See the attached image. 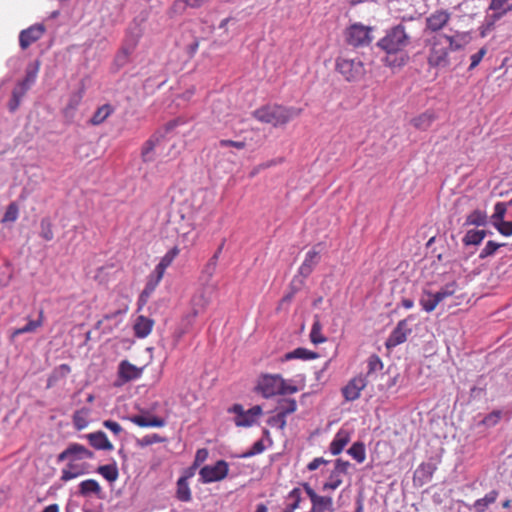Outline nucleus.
<instances>
[{
    "mask_svg": "<svg viewBox=\"0 0 512 512\" xmlns=\"http://www.w3.org/2000/svg\"><path fill=\"white\" fill-rule=\"evenodd\" d=\"M501 416L502 412L500 410H495L485 416V418L482 420V423L487 427H493L500 421Z\"/></svg>",
    "mask_w": 512,
    "mask_h": 512,
    "instance_id": "nucleus-51",
    "label": "nucleus"
},
{
    "mask_svg": "<svg viewBox=\"0 0 512 512\" xmlns=\"http://www.w3.org/2000/svg\"><path fill=\"white\" fill-rule=\"evenodd\" d=\"M84 96V88H80L79 90L73 92L68 99L66 106L63 109L64 116L68 119H72L75 116V112L78 109L79 105Z\"/></svg>",
    "mask_w": 512,
    "mask_h": 512,
    "instance_id": "nucleus-18",
    "label": "nucleus"
},
{
    "mask_svg": "<svg viewBox=\"0 0 512 512\" xmlns=\"http://www.w3.org/2000/svg\"><path fill=\"white\" fill-rule=\"evenodd\" d=\"M83 472L78 465L69 463L66 468L62 470L61 480L69 481L81 475Z\"/></svg>",
    "mask_w": 512,
    "mask_h": 512,
    "instance_id": "nucleus-44",
    "label": "nucleus"
},
{
    "mask_svg": "<svg viewBox=\"0 0 512 512\" xmlns=\"http://www.w3.org/2000/svg\"><path fill=\"white\" fill-rule=\"evenodd\" d=\"M30 88L24 86V84L22 83H18L16 85V87L13 89L12 91V95L14 97V99H19V100H22V98L24 97V95L26 94V92L29 90Z\"/></svg>",
    "mask_w": 512,
    "mask_h": 512,
    "instance_id": "nucleus-62",
    "label": "nucleus"
},
{
    "mask_svg": "<svg viewBox=\"0 0 512 512\" xmlns=\"http://www.w3.org/2000/svg\"><path fill=\"white\" fill-rule=\"evenodd\" d=\"M456 289H457V284H456V282L453 281V282L445 284L437 292L440 295V297L442 298V300H444V299L452 296L456 292Z\"/></svg>",
    "mask_w": 512,
    "mask_h": 512,
    "instance_id": "nucleus-53",
    "label": "nucleus"
},
{
    "mask_svg": "<svg viewBox=\"0 0 512 512\" xmlns=\"http://www.w3.org/2000/svg\"><path fill=\"white\" fill-rule=\"evenodd\" d=\"M487 223V214L481 210L472 211L466 218V225L484 226Z\"/></svg>",
    "mask_w": 512,
    "mask_h": 512,
    "instance_id": "nucleus-38",
    "label": "nucleus"
},
{
    "mask_svg": "<svg viewBox=\"0 0 512 512\" xmlns=\"http://www.w3.org/2000/svg\"><path fill=\"white\" fill-rule=\"evenodd\" d=\"M346 41L354 47L367 46L371 43L372 28L361 23L350 25L345 32Z\"/></svg>",
    "mask_w": 512,
    "mask_h": 512,
    "instance_id": "nucleus-7",
    "label": "nucleus"
},
{
    "mask_svg": "<svg viewBox=\"0 0 512 512\" xmlns=\"http://www.w3.org/2000/svg\"><path fill=\"white\" fill-rule=\"evenodd\" d=\"M40 68V62L34 61L32 63H29L26 68V75L25 78L20 82L24 84V86L30 88L36 81L38 72Z\"/></svg>",
    "mask_w": 512,
    "mask_h": 512,
    "instance_id": "nucleus-30",
    "label": "nucleus"
},
{
    "mask_svg": "<svg viewBox=\"0 0 512 512\" xmlns=\"http://www.w3.org/2000/svg\"><path fill=\"white\" fill-rule=\"evenodd\" d=\"M503 244L496 243L494 241H488L485 245V247L481 250L479 257L481 259L487 258L491 255H493L499 247H501Z\"/></svg>",
    "mask_w": 512,
    "mask_h": 512,
    "instance_id": "nucleus-50",
    "label": "nucleus"
},
{
    "mask_svg": "<svg viewBox=\"0 0 512 512\" xmlns=\"http://www.w3.org/2000/svg\"><path fill=\"white\" fill-rule=\"evenodd\" d=\"M161 142L158 137L149 139L142 148V159L144 162H151L155 159L156 151L160 148Z\"/></svg>",
    "mask_w": 512,
    "mask_h": 512,
    "instance_id": "nucleus-24",
    "label": "nucleus"
},
{
    "mask_svg": "<svg viewBox=\"0 0 512 512\" xmlns=\"http://www.w3.org/2000/svg\"><path fill=\"white\" fill-rule=\"evenodd\" d=\"M264 449H265V446L263 444V441L258 440L253 444L252 448L249 451L245 452L242 455V457H244V458L252 457L254 455L262 453L264 451Z\"/></svg>",
    "mask_w": 512,
    "mask_h": 512,
    "instance_id": "nucleus-56",
    "label": "nucleus"
},
{
    "mask_svg": "<svg viewBox=\"0 0 512 512\" xmlns=\"http://www.w3.org/2000/svg\"><path fill=\"white\" fill-rule=\"evenodd\" d=\"M12 279V272L8 267L0 268V288L7 287Z\"/></svg>",
    "mask_w": 512,
    "mask_h": 512,
    "instance_id": "nucleus-57",
    "label": "nucleus"
},
{
    "mask_svg": "<svg viewBox=\"0 0 512 512\" xmlns=\"http://www.w3.org/2000/svg\"><path fill=\"white\" fill-rule=\"evenodd\" d=\"M499 20L500 19H494V16L491 14L486 15L484 23L480 28V35L482 37L487 36L488 33L494 28L495 23Z\"/></svg>",
    "mask_w": 512,
    "mask_h": 512,
    "instance_id": "nucleus-49",
    "label": "nucleus"
},
{
    "mask_svg": "<svg viewBox=\"0 0 512 512\" xmlns=\"http://www.w3.org/2000/svg\"><path fill=\"white\" fill-rule=\"evenodd\" d=\"M158 286V283H156L154 280L150 279L148 277L145 288L143 289L142 293L139 297V303L141 305H145L152 295V293L155 291L156 287Z\"/></svg>",
    "mask_w": 512,
    "mask_h": 512,
    "instance_id": "nucleus-43",
    "label": "nucleus"
},
{
    "mask_svg": "<svg viewBox=\"0 0 512 512\" xmlns=\"http://www.w3.org/2000/svg\"><path fill=\"white\" fill-rule=\"evenodd\" d=\"M341 483H342V480L339 478V476L332 472V474L330 476V481L325 483L323 488L325 490L326 489L335 490L341 485Z\"/></svg>",
    "mask_w": 512,
    "mask_h": 512,
    "instance_id": "nucleus-60",
    "label": "nucleus"
},
{
    "mask_svg": "<svg viewBox=\"0 0 512 512\" xmlns=\"http://www.w3.org/2000/svg\"><path fill=\"white\" fill-rule=\"evenodd\" d=\"M451 14L446 10H436L426 18V27L432 32L441 30L450 20Z\"/></svg>",
    "mask_w": 512,
    "mask_h": 512,
    "instance_id": "nucleus-14",
    "label": "nucleus"
},
{
    "mask_svg": "<svg viewBox=\"0 0 512 512\" xmlns=\"http://www.w3.org/2000/svg\"><path fill=\"white\" fill-rule=\"evenodd\" d=\"M428 64L431 67L443 68L449 65L448 47L445 43V34H438L429 40Z\"/></svg>",
    "mask_w": 512,
    "mask_h": 512,
    "instance_id": "nucleus-4",
    "label": "nucleus"
},
{
    "mask_svg": "<svg viewBox=\"0 0 512 512\" xmlns=\"http://www.w3.org/2000/svg\"><path fill=\"white\" fill-rule=\"evenodd\" d=\"M488 10L492 11L494 19H501L512 11V0H490Z\"/></svg>",
    "mask_w": 512,
    "mask_h": 512,
    "instance_id": "nucleus-20",
    "label": "nucleus"
},
{
    "mask_svg": "<svg viewBox=\"0 0 512 512\" xmlns=\"http://www.w3.org/2000/svg\"><path fill=\"white\" fill-rule=\"evenodd\" d=\"M486 52L487 50L485 48H481L477 53L471 56L470 70L474 69L481 62Z\"/></svg>",
    "mask_w": 512,
    "mask_h": 512,
    "instance_id": "nucleus-61",
    "label": "nucleus"
},
{
    "mask_svg": "<svg viewBox=\"0 0 512 512\" xmlns=\"http://www.w3.org/2000/svg\"><path fill=\"white\" fill-rule=\"evenodd\" d=\"M411 333V328L408 326V320H400L393 331L387 338L385 345L388 349H392L407 340L408 335Z\"/></svg>",
    "mask_w": 512,
    "mask_h": 512,
    "instance_id": "nucleus-9",
    "label": "nucleus"
},
{
    "mask_svg": "<svg viewBox=\"0 0 512 512\" xmlns=\"http://www.w3.org/2000/svg\"><path fill=\"white\" fill-rule=\"evenodd\" d=\"M79 492L83 496H89L91 494L99 496L101 493V486L96 480L88 479L79 484Z\"/></svg>",
    "mask_w": 512,
    "mask_h": 512,
    "instance_id": "nucleus-29",
    "label": "nucleus"
},
{
    "mask_svg": "<svg viewBox=\"0 0 512 512\" xmlns=\"http://www.w3.org/2000/svg\"><path fill=\"white\" fill-rule=\"evenodd\" d=\"M507 205H509L508 203H504V202H497L494 206V213L492 215V222L493 224L494 223H498V221H503L504 220V217H505V214H506V211H507Z\"/></svg>",
    "mask_w": 512,
    "mask_h": 512,
    "instance_id": "nucleus-48",
    "label": "nucleus"
},
{
    "mask_svg": "<svg viewBox=\"0 0 512 512\" xmlns=\"http://www.w3.org/2000/svg\"><path fill=\"white\" fill-rule=\"evenodd\" d=\"M498 497V492L496 490H492L487 493L483 498L477 499L471 509L475 512H485L486 509L493 504Z\"/></svg>",
    "mask_w": 512,
    "mask_h": 512,
    "instance_id": "nucleus-25",
    "label": "nucleus"
},
{
    "mask_svg": "<svg viewBox=\"0 0 512 512\" xmlns=\"http://www.w3.org/2000/svg\"><path fill=\"white\" fill-rule=\"evenodd\" d=\"M347 453L358 463H363L366 459L365 445L362 442H355Z\"/></svg>",
    "mask_w": 512,
    "mask_h": 512,
    "instance_id": "nucleus-37",
    "label": "nucleus"
},
{
    "mask_svg": "<svg viewBox=\"0 0 512 512\" xmlns=\"http://www.w3.org/2000/svg\"><path fill=\"white\" fill-rule=\"evenodd\" d=\"M268 424L272 427H277L283 430L286 426V417L278 413L268 420Z\"/></svg>",
    "mask_w": 512,
    "mask_h": 512,
    "instance_id": "nucleus-55",
    "label": "nucleus"
},
{
    "mask_svg": "<svg viewBox=\"0 0 512 512\" xmlns=\"http://www.w3.org/2000/svg\"><path fill=\"white\" fill-rule=\"evenodd\" d=\"M103 426L109 429L115 435H119L123 430L120 424L112 420H105L103 422Z\"/></svg>",
    "mask_w": 512,
    "mask_h": 512,
    "instance_id": "nucleus-63",
    "label": "nucleus"
},
{
    "mask_svg": "<svg viewBox=\"0 0 512 512\" xmlns=\"http://www.w3.org/2000/svg\"><path fill=\"white\" fill-rule=\"evenodd\" d=\"M487 232L485 230H469L463 238L465 245H478L486 237Z\"/></svg>",
    "mask_w": 512,
    "mask_h": 512,
    "instance_id": "nucleus-33",
    "label": "nucleus"
},
{
    "mask_svg": "<svg viewBox=\"0 0 512 512\" xmlns=\"http://www.w3.org/2000/svg\"><path fill=\"white\" fill-rule=\"evenodd\" d=\"M129 420L138 425L139 427H163L165 425V421L161 418L155 416H143V415H135L129 418Z\"/></svg>",
    "mask_w": 512,
    "mask_h": 512,
    "instance_id": "nucleus-23",
    "label": "nucleus"
},
{
    "mask_svg": "<svg viewBox=\"0 0 512 512\" xmlns=\"http://www.w3.org/2000/svg\"><path fill=\"white\" fill-rule=\"evenodd\" d=\"M40 236L46 241H51L54 238L52 223L47 217L43 218L40 222Z\"/></svg>",
    "mask_w": 512,
    "mask_h": 512,
    "instance_id": "nucleus-45",
    "label": "nucleus"
},
{
    "mask_svg": "<svg viewBox=\"0 0 512 512\" xmlns=\"http://www.w3.org/2000/svg\"><path fill=\"white\" fill-rule=\"evenodd\" d=\"M142 372L143 368L137 367L127 360L121 361L118 367L119 377L125 382L140 378Z\"/></svg>",
    "mask_w": 512,
    "mask_h": 512,
    "instance_id": "nucleus-15",
    "label": "nucleus"
},
{
    "mask_svg": "<svg viewBox=\"0 0 512 512\" xmlns=\"http://www.w3.org/2000/svg\"><path fill=\"white\" fill-rule=\"evenodd\" d=\"M85 438L89 441L90 445L97 450L111 451L114 449L113 444L109 441L103 431L89 433L85 435Z\"/></svg>",
    "mask_w": 512,
    "mask_h": 512,
    "instance_id": "nucleus-16",
    "label": "nucleus"
},
{
    "mask_svg": "<svg viewBox=\"0 0 512 512\" xmlns=\"http://www.w3.org/2000/svg\"><path fill=\"white\" fill-rule=\"evenodd\" d=\"M301 499V490L299 488L292 489L287 495V504L282 512H294L299 508Z\"/></svg>",
    "mask_w": 512,
    "mask_h": 512,
    "instance_id": "nucleus-31",
    "label": "nucleus"
},
{
    "mask_svg": "<svg viewBox=\"0 0 512 512\" xmlns=\"http://www.w3.org/2000/svg\"><path fill=\"white\" fill-rule=\"evenodd\" d=\"M315 357H316L315 353H313L305 348H297V349L293 350L292 352H289L285 355L286 360H291V359L307 360V359H313Z\"/></svg>",
    "mask_w": 512,
    "mask_h": 512,
    "instance_id": "nucleus-42",
    "label": "nucleus"
},
{
    "mask_svg": "<svg viewBox=\"0 0 512 512\" xmlns=\"http://www.w3.org/2000/svg\"><path fill=\"white\" fill-rule=\"evenodd\" d=\"M494 227L499 231L503 236H511L512 235V222L508 221H498V223H494Z\"/></svg>",
    "mask_w": 512,
    "mask_h": 512,
    "instance_id": "nucleus-54",
    "label": "nucleus"
},
{
    "mask_svg": "<svg viewBox=\"0 0 512 512\" xmlns=\"http://www.w3.org/2000/svg\"><path fill=\"white\" fill-rule=\"evenodd\" d=\"M209 452L205 448L198 449L194 458V467H199L208 458Z\"/></svg>",
    "mask_w": 512,
    "mask_h": 512,
    "instance_id": "nucleus-58",
    "label": "nucleus"
},
{
    "mask_svg": "<svg viewBox=\"0 0 512 512\" xmlns=\"http://www.w3.org/2000/svg\"><path fill=\"white\" fill-rule=\"evenodd\" d=\"M19 217V205L16 202H11L7 207L6 211L3 215V218L0 220L2 224L14 223L17 221Z\"/></svg>",
    "mask_w": 512,
    "mask_h": 512,
    "instance_id": "nucleus-36",
    "label": "nucleus"
},
{
    "mask_svg": "<svg viewBox=\"0 0 512 512\" xmlns=\"http://www.w3.org/2000/svg\"><path fill=\"white\" fill-rule=\"evenodd\" d=\"M353 429L344 425L335 434L332 442L330 443V452L332 455H339L345 446L351 441Z\"/></svg>",
    "mask_w": 512,
    "mask_h": 512,
    "instance_id": "nucleus-10",
    "label": "nucleus"
},
{
    "mask_svg": "<svg viewBox=\"0 0 512 512\" xmlns=\"http://www.w3.org/2000/svg\"><path fill=\"white\" fill-rule=\"evenodd\" d=\"M470 37L466 32H456L454 35L445 34V43L449 50L457 51L468 44Z\"/></svg>",
    "mask_w": 512,
    "mask_h": 512,
    "instance_id": "nucleus-21",
    "label": "nucleus"
},
{
    "mask_svg": "<svg viewBox=\"0 0 512 512\" xmlns=\"http://www.w3.org/2000/svg\"><path fill=\"white\" fill-rule=\"evenodd\" d=\"M301 110L286 108L283 106H264L253 112L254 117L262 122L271 124L274 127L285 125L300 114Z\"/></svg>",
    "mask_w": 512,
    "mask_h": 512,
    "instance_id": "nucleus-3",
    "label": "nucleus"
},
{
    "mask_svg": "<svg viewBox=\"0 0 512 512\" xmlns=\"http://www.w3.org/2000/svg\"><path fill=\"white\" fill-rule=\"evenodd\" d=\"M97 472L109 482L116 481L119 476L118 468L115 463L99 466Z\"/></svg>",
    "mask_w": 512,
    "mask_h": 512,
    "instance_id": "nucleus-35",
    "label": "nucleus"
},
{
    "mask_svg": "<svg viewBox=\"0 0 512 512\" xmlns=\"http://www.w3.org/2000/svg\"><path fill=\"white\" fill-rule=\"evenodd\" d=\"M383 368V363L377 355H371L368 358V374L380 371Z\"/></svg>",
    "mask_w": 512,
    "mask_h": 512,
    "instance_id": "nucleus-52",
    "label": "nucleus"
},
{
    "mask_svg": "<svg viewBox=\"0 0 512 512\" xmlns=\"http://www.w3.org/2000/svg\"><path fill=\"white\" fill-rule=\"evenodd\" d=\"M178 254L179 249L177 247H173L161 258L160 262L157 264L156 267L159 270L165 272V270L171 265V263L174 261Z\"/></svg>",
    "mask_w": 512,
    "mask_h": 512,
    "instance_id": "nucleus-41",
    "label": "nucleus"
},
{
    "mask_svg": "<svg viewBox=\"0 0 512 512\" xmlns=\"http://www.w3.org/2000/svg\"><path fill=\"white\" fill-rule=\"evenodd\" d=\"M73 425L77 430H83L88 426L87 412L76 411L73 415Z\"/></svg>",
    "mask_w": 512,
    "mask_h": 512,
    "instance_id": "nucleus-47",
    "label": "nucleus"
},
{
    "mask_svg": "<svg viewBox=\"0 0 512 512\" xmlns=\"http://www.w3.org/2000/svg\"><path fill=\"white\" fill-rule=\"evenodd\" d=\"M176 497L182 502H189L192 499L191 490L187 477H180L177 481Z\"/></svg>",
    "mask_w": 512,
    "mask_h": 512,
    "instance_id": "nucleus-26",
    "label": "nucleus"
},
{
    "mask_svg": "<svg viewBox=\"0 0 512 512\" xmlns=\"http://www.w3.org/2000/svg\"><path fill=\"white\" fill-rule=\"evenodd\" d=\"M153 324V320L142 315L138 316L134 324L135 335L138 338L147 337L152 331Z\"/></svg>",
    "mask_w": 512,
    "mask_h": 512,
    "instance_id": "nucleus-22",
    "label": "nucleus"
},
{
    "mask_svg": "<svg viewBox=\"0 0 512 512\" xmlns=\"http://www.w3.org/2000/svg\"><path fill=\"white\" fill-rule=\"evenodd\" d=\"M93 457L94 453L85 446L78 443H72L58 455V461H64L69 458L76 460L92 459Z\"/></svg>",
    "mask_w": 512,
    "mask_h": 512,
    "instance_id": "nucleus-11",
    "label": "nucleus"
},
{
    "mask_svg": "<svg viewBox=\"0 0 512 512\" xmlns=\"http://www.w3.org/2000/svg\"><path fill=\"white\" fill-rule=\"evenodd\" d=\"M217 262V255H213L205 266L204 273L211 277L216 270Z\"/></svg>",
    "mask_w": 512,
    "mask_h": 512,
    "instance_id": "nucleus-64",
    "label": "nucleus"
},
{
    "mask_svg": "<svg viewBox=\"0 0 512 512\" xmlns=\"http://www.w3.org/2000/svg\"><path fill=\"white\" fill-rule=\"evenodd\" d=\"M435 117L432 112H425L413 120L416 128L426 130L434 121Z\"/></svg>",
    "mask_w": 512,
    "mask_h": 512,
    "instance_id": "nucleus-40",
    "label": "nucleus"
},
{
    "mask_svg": "<svg viewBox=\"0 0 512 512\" xmlns=\"http://www.w3.org/2000/svg\"><path fill=\"white\" fill-rule=\"evenodd\" d=\"M410 43V36L404 24H398L387 31L386 35L377 43L387 53L385 62L392 67L404 65L408 59L404 49Z\"/></svg>",
    "mask_w": 512,
    "mask_h": 512,
    "instance_id": "nucleus-1",
    "label": "nucleus"
},
{
    "mask_svg": "<svg viewBox=\"0 0 512 512\" xmlns=\"http://www.w3.org/2000/svg\"><path fill=\"white\" fill-rule=\"evenodd\" d=\"M229 473V464L225 460H218L215 464L203 466L199 470V481L210 484L224 480Z\"/></svg>",
    "mask_w": 512,
    "mask_h": 512,
    "instance_id": "nucleus-6",
    "label": "nucleus"
},
{
    "mask_svg": "<svg viewBox=\"0 0 512 512\" xmlns=\"http://www.w3.org/2000/svg\"><path fill=\"white\" fill-rule=\"evenodd\" d=\"M367 380L363 375L351 379L342 389L344 398L347 401H354L359 398L361 391L366 387Z\"/></svg>",
    "mask_w": 512,
    "mask_h": 512,
    "instance_id": "nucleus-12",
    "label": "nucleus"
},
{
    "mask_svg": "<svg viewBox=\"0 0 512 512\" xmlns=\"http://www.w3.org/2000/svg\"><path fill=\"white\" fill-rule=\"evenodd\" d=\"M134 46L135 44L132 43V44H129V45H125L122 47V49L118 52V54L116 55L115 59H114V65L119 69V68H122L124 67L128 61H129V56L130 54L132 53L133 49H134Z\"/></svg>",
    "mask_w": 512,
    "mask_h": 512,
    "instance_id": "nucleus-32",
    "label": "nucleus"
},
{
    "mask_svg": "<svg viewBox=\"0 0 512 512\" xmlns=\"http://www.w3.org/2000/svg\"><path fill=\"white\" fill-rule=\"evenodd\" d=\"M312 248L306 253L305 259L299 268V272L302 276L307 277L319 261L320 250Z\"/></svg>",
    "mask_w": 512,
    "mask_h": 512,
    "instance_id": "nucleus-19",
    "label": "nucleus"
},
{
    "mask_svg": "<svg viewBox=\"0 0 512 512\" xmlns=\"http://www.w3.org/2000/svg\"><path fill=\"white\" fill-rule=\"evenodd\" d=\"M336 70L350 82L360 80L365 74L363 62L359 58L345 56L336 59Z\"/></svg>",
    "mask_w": 512,
    "mask_h": 512,
    "instance_id": "nucleus-5",
    "label": "nucleus"
},
{
    "mask_svg": "<svg viewBox=\"0 0 512 512\" xmlns=\"http://www.w3.org/2000/svg\"><path fill=\"white\" fill-rule=\"evenodd\" d=\"M42 323V312H40L39 318L37 320L30 319L23 327L14 329L11 333V337L16 338L21 334L35 332L39 327L42 326Z\"/></svg>",
    "mask_w": 512,
    "mask_h": 512,
    "instance_id": "nucleus-27",
    "label": "nucleus"
},
{
    "mask_svg": "<svg viewBox=\"0 0 512 512\" xmlns=\"http://www.w3.org/2000/svg\"><path fill=\"white\" fill-rule=\"evenodd\" d=\"M297 409V403L294 399L284 398L278 402L277 412L283 416L292 414Z\"/></svg>",
    "mask_w": 512,
    "mask_h": 512,
    "instance_id": "nucleus-39",
    "label": "nucleus"
},
{
    "mask_svg": "<svg viewBox=\"0 0 512 512\" xmlns=\"http://www.w3.org/2000/svg\"><path fill=\"white\" fill-rule=\"evenodd\" d=\"M256 388L264 398H270L275 395L294 394L298 391L297 386L286 381L279 374H264L260 376Z\"/></svg>",
    "mask_w": 512,
    "mask_h": 512,
    "instance_id": "nucleus-2",
    "label": "nucleus"
},
{
    "mask_svg": "<svg viewBox=\"0 0 512 512\" xmlns=\"http://www.w3.org/2000/svg\"><path fill=\"white\" fill-rule=\"evenodd\" d=\"M442 301L443 300L438 292H433L429 289H423L419 303L424 311L430 313L434 311L437 305Z\"/></svg>",
    "mask_w": 512,
    "mask_h": 512,
    "instance_id": "nucleus-17",
    "label": "nucleus"
},
{
    "mask_svg": "<svg viewBox=\"0 0 512 512\" xmlns=\"http://www.w3.org/2000/svg\"><path fill=\"white\" fill-rule=\"evenodd\" d=\"M350 466V463L348 461H344L342 459H337L335 461V469L333 471L334 474H345L348 471V468Z\"/></svg>",
    "mask_w": 512,
    "mask_h": 512,
    "instance_id": "nucleus-59",
    "label": "nucleus"
},
{
    "mask_svg": "<svg viewBox=\"0 0 512 512\" xmlns=\"http://www.w3.org/2000/svg\"><path fill=\"white\" fill-rule=\"evenodd\" d=\"M114 112V107L110 104H104L99 107L95 113L93 114L90 122L93 125L102 124L112 113Z\"/></svg>",
    "mask_w": 512,
    "mask_h": 512,
    "instance_id": "nucleus-28",
    "label": "nucleus"
},
{
    "mask_svg": "<svg viewBox=\"0 0 512 512\" xmlns=\"http://www.w3.org/2000/svg\"><path fill=\"white\" fill-rule=\"evenodd\" d=\"M231 412L235 414V424L239 427H250L252 426L257 418L262 414V408L259 405H255L248 410H244L239 404H235L231 409Z\"/></svg>",
    "mask_w": 512,
    "mask_h": 512,
    "instance_id": "nucleus-8",
    "label": "nucleus"
},
{
    "mask_svg": "<svg viewBox=\"0 0 512 512\" xmlns=\"http://www.w3.org/2000/svg\"><path fill=\"white\" fill-rule=\"evenodd\" d=\"M45 32V28L41 24L30 26L22 30L19 35V43L22 49L28 48L32 43L39 40Z\"/></svg>",
    "mask_w": 512,
    "mask_h": 512,
    "instance_id": "nucleus-13",
    "label": "nucleus"
},
{
    "mask_svg": "<svg viewBox=\"0 0 512 512\" xmlns=\"http://www.w3.org/2000/svg\"><path fill=\"white\" fill-rule=\"evenodd\" d=\"M333 500L331 497L321 496L312 504L311 512H333Z\"/></svg>",
    "mask_w": 512,
    "mask_h": 512,
    "instance_id": "nucleus-34",
    "label": "nucleus"
},
{
    "mask_svg": "<svg viewBox=\"0 0 512 512\" xmlns=\"http://www.w3.org/2000/svg\"><path fill=\"white\" fill-rule=\"evenodd\" d=\"M321 330H322V326H321L319 320H315L312 325L311 332H310V339H311L312 343L321 344L326 341V338L322 335Z\"/></svg>",
    "mask_w": 512,
    "mask_h": 512,
    "instance_id": "nucleus-46",
    "label": "nucleus"
}]
</instances>
